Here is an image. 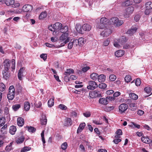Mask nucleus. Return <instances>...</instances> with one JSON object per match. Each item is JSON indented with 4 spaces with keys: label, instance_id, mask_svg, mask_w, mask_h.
I'll use <instances>...</instances> for the list:
<instances>
[{
    "label": "nucleus",
    "instance_id": "1",
    "mask_svg": "<svg viewBox=\"0 0 152 152\" xmlns=\"http://www.w3.org/2000/svg\"><path fill=\"white\" fill-rule=\"evenodd\" d=\"M59 40L60 42H61V46H64L69 41V33H63L59 37Z\"/></svg>",
    "mask_w": 152,
    "mask_h": 152
},
{
    "label": "nucleus",
    "instance_id": "2",
    "mask_svg": "<svg viewBox=\"0 0 152 152\" xmlns=\"http://www.w3.org/2000/svg\"><path fill=\"white\" fill-rule=\"evenodd\" d=\"M109 23L110 24H113L116 26H118L122 25L123 23L122 20H119V19L116 17H113L110 20Z\"/></svg>",
    "mask_w": 152,
    "mask_h": 152
},
{
    "label": "nucleus",
    "instance_id": "3",
    "mask_svg": "<svg viewBox=\"0 0 152 152\" xmlns=\"http://www.w3.org/2000/svg\"><path fill=\"white\" fill-rule=\"evenodd\" d=\"M98 86V84L95 82L91 80L88 82L87 88L90 90H94L97 88Z\"/></svg>",
    "mask_w": 152,
    "mask_h": 152
},
{
    "label": "nucleus",
    "instance_id": "4",
    "mask_svg": "<svg viewBox=\"0 0 152 152\" xmlns=\"http://www.w3.org/2000/svg\"><path fill=\"white\" fill-rule=\"evenodd\" d=\"M134 10V7L132 6L127 7L126 10V12L124 14V17L125 18H129V15L133 13Z\"/></svg>",
    "mask_w": 152,
    "mask_h": 152
},
{
    "label": "nucleus",
    "instance_id": "5",
    "mask_svg": "<svg viewBox=\"0 0 152 152\" xmlns=\"http://www.w3.org/2000/svg\"><path fill=\"white\" fill-rule=\"evenodd\" d=\"M89 96L92 98L100 97L101 96V92L98 90H96L90 92Z\"/></svg>",
    "mask_w": 152,
    "mask_h": 152
},
{
    "label": "nucleus",
    "instance_id": "6",
    "mask_svg": "<svg viewBox=\"0 0 152 152\" xmlns=\"http://www.w3.org/2000/svg\"><path fill=\"white\" fill-rule=\"evenodd\" d=\"M112 33V31L108 27L104 29V30L101 33V34L103 36H108Z\"/></svg>",
    "mask_w": 152,
    "mask_h": 152
},
{
    "label": "nucleus",
    "instance_id": "7",
    "mask_svg": "<svg viewBox=\"0 0 152 152\" xmlns=\"http://www.w3.org/2000/svg\"><path fill=\"white\" fill-rule=\"evenodd\" d=\"M25 68L24 67H21L19 71L18 77V79L22 80V77L23 76V74L25 72Z\"/></svg>",
    "mask_w": 152,
    "mask_h": 152
},
{
    "label": "nucleus",
    "instance_id": "8",
    "mask_svg": "<svg viewBox=\"0 0 152 152\" xmlns=\"http://www.w3.org/2000/svg\"><path fill=\"white\" fill-rule=\"evenodd\" d=\"M32 9V6L28 4L24 5L22 8L23 11L25 12H28L31 11Z\"/></svg>",
    "mask_w": 152,
    "mask_h": 152
},
{
    "label": "nucleus",
    "instance_id": "9",
    "mask_svg": "<svg viewBox=\"0 0 152 152\" xmlns=\"http://www.w3.org/2000/svg\"><path fill=\"white\" fill-rule=\"evenodd\" d=\"M128 108V105L125 103L121 104L119 107V109L120 111L122 113L125 111Z\"/></svg>",
    "mask_w": 152,
    "mask_h": 152
},
{
    "label": "nucleus",
    "instance_id": "10",
    "mask_svg": "<svg viewBox=\"0 0 152 152\" xmlns=\"http://www.w3.org/2000/svg\"><path fill=\"white\" fill-rule=\"evenodd\" d=\"M4 70L8 71L10 67V62L7 59L5 60L4 61Z\"/></svg>",
    "mask_w": 152,
    "mask_h": 152
},
{
    "label": "nucleus",
    "instance_id": "11",
    "mask_svg": "<svg viewBox=\"0 0 152 152\" xmlns=\"http://www.w3.org/2000/svg\"><path fill=\"white\" fill-rule=\"evenodd\" d=\"M91 26L88 24H85L82 26L83 32L84 31H89L91 30Z\"/></svg>",
    "mask_w": 152,
    "mask_h": 152
},
{
    "label": "nucleus",
    "instance_id": "12",
    "mask_svg": "<svg viewBox=\"0 0 152 152\" xmlns=\"http://www.w3.org/2000/svg\"><path fill=\"white\" fill-rule=\"evenodd\" d=\"M137 28L138 26L137 25H135L134 27L129 30L127 33L130 35H132L136 32Z\"/></svg>",
    "mask_w": 152,
    "mask_h": 152
},
{
    "label": "nucleus",
    "instance_id": "13",
    "mask_svg": "<svg viewBox=\"0 0 152 152\" xmlns=\"http://www.w3.org/2000/svg\"><path fill=\"white\" fill-rule=\"evenodd\" d=\"M110 20L105 17L102 18L100 19V22L103 25H110Z\"/></svg>",
    "mask_w": 152,
    "mask_h": 152
},
{
    "label": "nucleus",
    "instance_id": "14",
    "mask_svg": "<svg viewBox=\"0 0 152 152\" xmlns=\"http://www.w3.org/2000/svg\"><path fill=\"white\" fill-rule=\"evenodd\" d=\"M53 27L54 30L56 31L61 30L62 27V24L58 22H56L53 25Z\"/></svg>",
    "mask_w": 152,
    "mask_h": 152
},
{
    "label": "nucleus",
    "instance_id": "15",
    "mask_svg": "<svg viewBox=\"0 0 152 152\" xmlns=\"http://www.w3.org/2000/svg\"><path fill=\"white\" fill-rule=\"evenodd\" d=\"M72 121L71 119L69 118H66L65 119V121L64 125L65 126H69L72 124Z\"/></svg>",
    "mask_w": 152,
    "mask_h": 152
},
{
    "label": "nucleus",
    "instance_id": "16",
    "mask_svg": "<svg viewBox=\"0 0 152 152\" xmlns=\"http://www.w3.org/2000/svg\"><path fill=\"white\" fill-rule=\"evenodd\" d=\"M75 28L77 31L80 34H83L84 32H83L82 26L79 24H77L76 25Z\"/></svg>",
    "mask_w": 152,
    "mask_h": 152
},
{
    "label": "nucleus",
    "instance_id": "17",
    "mask_svg": "<svg viewBox=\"0 0 152 152\" xmlns=\"http://www.w3.org/2000/svg\"><path fill=\"white\" fill-rule=\"evenodd\" d=\"M17 124L20 126H22L24 124V120L22 117H18L17 119Z\"/></svg>",
    "mask_w": 152,
    "mask_h": 152
},
{
    "label": "nucleus",
    "instance_id": "18",
    "mask_svg": "<svg viewBox=\"0 0 152 152\" xmlns=\"http://www.w3.org/2000/svg\"><path fill=\"white\" fill-rule=\"evenodd\" d=\"M86 126L85 123H82L80 125L77 131V133H79L82 132Z\"/></svg>",
    "mask_w": 152,
    "mask_h": 152
},
{
    "label": "nucleus",
    "instance_id": "19",
    "mask_svg": "<svg viewBox=\"0 0 152 152\" xmlns=\"http://www.w3.org/2000/svg\"><path fill=\"white\" fill-rule=\"evenodd\" d=\"M99 102L100 104L104 105H107L108 103L107 99L104 98H100L99 100Z\"/></svg>",
    "mask_w": 152,
    "mask_h": 152
},
{
    "label": "nucleus",
    "instance_id": "20",
    "mask_svg": "<svg viewBox=\"0 0 152 152\" xmlns=\"http://www.w3.org/2000/svg\"><path fill=\"white\" fill-rule=\"evenodd\" d=\"M105 76L103 74L98 75V80L99 82L102 83L104 82L105 80Z\"/></svg>",
    "mask_w": 152,
    "mask_h": 152
},
{
    "label": "nucleus",
    "instance_id": "21",
    "mask_svg": "<svg viewBox=\"0 0 152 152\" xmlns=\"http://www.w3.org/2000/svg\"><path fill=\"white\" fill-rule=\"evenodd\" d=\"M124 54V51L121 50H119L115 52V55L118 57L122 56Z\"/></svg>",
    "mask_w": 152,
    "mask_h": 152
},
{
    "label": "nucleus",
    "instance_id": "22",
    "mask_svg": "<svg viewBox=\"0 0 152 152\" xmlns=\"http://www.w3.org/2000/svg\"><path fill=\"white\" fill-rule=\"evenodd\" d=\"M141 140L143 142L147 144L150 143L151 141V140H150L147 136L142 137Z\"/></svg>",
    "mask_w": 152,
    "mask_h": 152
},
{
    "label": "nucleus",
    "instance_id": "23",
    "mask_svg": "<svg viewBox=\"0 0 152 152\" xmlns=\"http://www.w3.org/2000/svg\"><path fill=\"white\" fill-rule=\"evenodd\" d=\"M16 128L15 126H12L10 127L9 132L11 134L13 135L15 134L16 131Z\"/></svg>",
    "mask_w": 152,
    "mask_h": 152
},
{
    "label": "nucleus",
    "instance_id": "24",
    "mask_svg": "<svg viewBox=\"0 0 152 152\" xmlns=\"http://www.w3.org/2000/svg\"><path fill=\"white\" fill-rule=\"evenodd\" d=\"M30 107V104L29 102H25L24 103V109L26 111H28L29 110Z\"/></svg>",
    "mask_w": 152,
    "mask_h": 152
},
{
    "label": "nucleus",
    "instance_id": "25",
    "mask_svg": "<svg viewBox=\"0 0 152 152\" xmlns=\"http://www.w3.org/2000/svg\"><path fill=\"white\" fill-rule=\"evenodd\" d=\"M41 124L42 125H45L46 124L47 122V119L46 117L44 115L42 116V118L40 120Z\"/></svg>",
    "mask_w": 152,
    "mask_h": 152
},
{
    "label": "nucleus",
    "instance_id": "26",
    "mask_svg": "<svg viewBox=\"0 0 152 152\" xmlns=\"http://www.w3.org/2000/svg\"><path fill=\"white\" fill-rule=\"evenodd\" d=\"M15 3V0H6L5 4L8 6H12Z\"/></svg>",
    "mask_w": 152,
    "mask_h": 152
},
{
    "label": "nucleus",
    "instance_id": "27",
    "mask_svg": "<svg viewBox=\"0 0 152 152\" xmlns=\"http://www.w3.org/2000/svg\"><path fill=\"white\" fill-rule=\"evenodd\" d=\"M54 104V97L50 99L48 102V105L49 107H51Z\"/></svg>",
    "mask_w": 152,
    "mask_h": 152
},
{
    "label": "nucleus",
    "instance_id": "28",
    "mask_svg": "<svg viewBox=\"0 0 152 152\" xmlns=\"http://www.w3.org/2000/svg\"><path fill=\"white\" fill-rule=\"evenodd\" d=\"M24 140V137L23 136H21L18 137L16 140V142L18 144L22 143Z\"/></svg>",
    "mask_w": 152,
    "mask_h": 152
},
{
    "label": "nucleus",
    "instance_id": "29",
    "mask_svg": "<svg viewBox=\"0 0 152 152\" xmlns=\"http://www.w3.org/2000/svg\"><path fill=\"white\" fill-rule=\"evenodd\" d=\"M98 75L96 73H93L90 75V77L91 79L94 80H96L98 78Z\"/></svg>",
    "mask_w": 152,
    "mask_h": 152
},
{
    "label": "nucleus",
    "instance_id": "30",
    "mask_svg": "<svg viewBox=\"0 0 152 152\" xmlns=\"http://www.w3.org/2000/svg\"><path fill=\"white\" fill-rule=\"evenodd\" d=\"M145 6L146 8L148 9H152V2L150 1L146 3L145 4Z\"/></svg>",
    "mask_w": 152,
    "mask_h": 152
},
{
    "label": "nucleus",
    "instance_id": "31",
    "mask_svg": "<svg viewBox=\"0 0 152 152\" xmlns=\"http://www.w3.org/2000/svg\"><path fill=\"white\" fill-rule=\"evenodd\" d=\"M13 144L12 142L10 143L9 145L7 146L5 148V151L7 152H10V151L12 150L13 148L12 146Z\"/></svg>",
    "mask_w": 152,
    "mask_h": 152
},
{
    "label": "nucleus",
    "instance_id": "32",
    "mask_svg": "<svg viewBox=\"0 0 152 152\" xmlns=\"http://www.w3.org/2000/svg\"><path fill=\"white\" fill-rule=\"evenodd\" d=\"M3 77L6 80L9 77V74L8 73V71H6L5 70L3 72Z\"/></svg>",
    "mask_w": 152,
    "mask_h": 152
},
{
    "label": "nucleus",
    "instance_id": "33",
    "mask_svg": "<svg viewBox=\"0 0 152 152\" xmlns=\"http://www.w3.org/2000/svg\"><path fill=\"white\" fill-rule=\"evenodd\" d=\"M6 122V119L4 117H0V127L3 126Z\"/></svg>",
    "mask_w": 152,
    "mask_h": 152
},
{
    "label": "nucleus",
    "instance_id": "34",
    "mask_svg": "<svg viewBox=\"0 0 152 152\" xmlns=\"http://www.w3.org/2000/svg\"><path fill=\"white\" fill-rule=\"evenodd\" d=\"M74 70L72 69H67L64 73V74L66 75H69L70 74L74 73Z\"/></svg>",
    "mask_w": 152,
    "mask_h": 152
},
{
    "label": "nucleus",
    "instance_id": "35",
    "mask_svg": "<svg viewBox=\"0 0 152 152\" xmlns=\"http://www.w3.org/2000/svg\"><path fill=\"white\" fill-rule=\"evenodd\" d=\"M61 32L63 33H69L68 27L67 26H65L63 28H61Z\"/></svg>",
    "mask_w": 152,
    "mask_h": 152
},
{
    "label": "nucleus",
    "instance_id": "36",
    "mask_svg": "<svg viewBox=\"0 0 152 152\" xmlns=\"http://www.w3.org/2000/svg\"><path fill=\"white\" fill-rule=\"evenodd\" d=\"M47 12L46 11L42 12L39 15V18L42 19L45 18L47 16Z\"/></svg>",
    "mask_w": 152,
    "mask_h": 152
},
{
    "label": "nucleus",
    "instance_id": "37",
    "mask_svg": "<svg viewBox=\"0 0 152 152\" xmlns=\"http://www.w3.org/2000/svg\"><path fill=\"white\" fill-rule=\"evenodd\" d=\"M129 96L131 99L135 100L137 99L138 97V96L134 93H130Z\"/></svg>",
    "mask_w": 152,
    "mask_h": 152
},
{
    "label": "nucleus",
    "instance_id": "38",
    "mask_svg": "<svg viewBox=\"0 0 152 152\" xmlns=\"http://www.w3.org/2000/svg\"><path fill=\"white\" fill-rule=\"evenodd\" d=\"M20 107V105L19 104H16L13 105L12 108L15 111H16Z\"/></svg>",
    "mask_w": 152,
    "mask_h": 152
},
{
    "label": "nucleus",
    "instance_id": "39",
    "mask_svg": "<svg viewBox=\"0 0 152 152\" xmlns=\"http://www.w3.org/2000/svg\"><path fill=\"white\" fill-rule=\"evenodd\" d=\"M15 89L13 86H10L9 88V94H15Z\"/></svg>",
    "mask_w": 152,
    "mask_h": 152
},
{
    "label": "nucleus",
    "instance_id": "40",
    "mask_svg": "<svg viewBox=\"0 0 152 152\" xmlns=\"http://www.w3.org/2000/svg\"><path fill=\"white\" fill-rule=\"evenodd\" d=\"M129 107H131V110L132 111H134L136 109V104L134 103H130L129 105Z\"/></svg>",
    "mask_w": 152,
    "mask_h": 152
},
{
    "label": "nucleus",
    "instance_id": "41",
    "mask_svg": "<svg viewBox=\"0 0 152 152\" xmlns=\"http://www.w3.org/2000/svg\"><path fill=\"white\" fill-rule=\"evenodd\" d=\"M7 125L6 124L4 125V126L1 128V131L2 133L5 134L6 133V130L7 129Z\"/></svg>",
    "mask_w": 152,
    "mask_h": 152
},
{
    "label": "nucleus",
    "instance_id": "42",
    "mask_svg": "<svg viewBox=\"0 0 152 152\" xmlns=\"http://www.w3.org/2000/svg\"><path fill=\"white\" fill-rule=\"evenodd\" d=\"M27 128H28V131L29 132L34 133L36 131V129L34 127L31 126H27Z\"/></svg>",
    "mask_w": 152,
    "mask_h": 152
},
{
    "label": "nucleus",
    "instance_id": "43",
    "mask_svg": "<svg viewBox=\"0 0 152 152\" xmlns=\"http://www.w3.org/2000/svg\"><path fill=\"white\" fill-rule=\"evenodd\" d=\"M99 88L101 89H105L107 87V85L104 83H101L98 85Z\"/></svg>",
    "mask_w": 152,
    "mask_h": 152
},
{
    "label": "nucleus",
    "instance_id": "44",
    "mask_svg": "<svg viewBox=\"0 0 152 152\" xmlns=\"http://www.w3.org/2000/svg\"><path fill=\"white\" fill-rule=\"evenodd\" d=\"M130 0H126L125 1L124 4L125 6H128L129 5H131L132 4V1H130Z\"/></svg>",
    "mask_w": 152,
    "mask_h": 152
},
{
    "label": "nucleus",
    "instance_id": "45",
    "mask_svg": "<svg viewBox=\"0 0 152 152\" xmlns=\"http://www.w3.org/2000/svg\"><path fill=\"white\" fill-rule=\"evenodd\" d=\"M67 144L66 142H64L61 145V148L64 150L66 149L67 147Z\"/></svg>",
    "mask_w": 152,
    "mask_h": 152
},
{
    "label": "nucleus",
    "instance_id": "46",
    "mask_svg": "<svg viewBox=\"0 0 152 152\" xmlns=\"http://www.w3.org/2000/svg\"><path fill=\"white\" fill-rule=\"evenodd\" d=\"M83 115L86 118H88L90 117L91 113L90 111H87L83 113Z\"/></svg>",
    "mask_w": 152,
    "mask_h": 152
},
{
    "label": "nucleus",
    "instance_id": "47",
    "mask_svg": "<svg viewBox=\"0 0 152 152\" xmlns=\"http://www.w3.org/2000/svg\"><path fill=\"white\" fill-rule=\"evenodd\" d=\"M15 94H9L7 95V97L9 100H12L14 97Z\"/></svg>",
    "mask_w": 152,
    "mask_h": 152
},
{
    "label": "nucleus",
    "instance_id": "48",
    "mask_svg": "<svg viewBox=\"0 0 152 152\" xmlns=\"http://www.w3.org/2000/svg\"><path fill=\"white\" fill-rule=\"evenodd\" d=\"M131 80V77L129 75H126L125 78V80L126 82L127 83H128L130 82Z\"/></svg>",
    "mask_w": 152,
    "mask_h": 152
},
{
    "label": "nucleus",
    "instance_id": "49",
    "mask_svg": "<svg viewBox=\"0 0 152 152\" xmlns=\"http://www.w3.org/2000/svg\"><path fill=\"white\" fill-rule=\"evenodd\" d=\"M5 89V86L2 83H0V91H3Z\"/></svg>",
    "mask_w": 152,
    "mask_h": 152
},
{
    "label": "nucleus",
    "instance_id": "50",
    "mask_svg": "<svg viewBox=\"0 0 152 152\" xmlns=\"http://www.w3.org/2000/svg\"><path fill=\"white\" fill-rule=\"evenodd\" d=\"M31 148L29 147H25L23 148L21 150V152H25L30 151Z\"/></svg>",
    "mask_w": 152,
    "mask_h": 152
},
{
    "label": "nucleus",
    "instance_id": "51",
    "mask_svg": "<svg viewBox=\"0 0 152 152\" xmlns=\"http://www.w3.org/2000/svg\"><path fill=\"white\" fill-rule=\"evenodd\" d=\"M116 78V76L114 75H111L109 77L110 80L112 81H115Z\"/></svg>",
    "mask_w": 152,
    "mask_h": 152
},
{
    "label": "nucleus",
    "instance_id": "52",
    "mask_svg": "<svg viewBox=\"0 0 152 152\" xmlns=\"http://www.w3.org/2000/svg\"><path fill=\"white\" fill-rule=\"evenodd\" d=\"M72 40V42L73 47H75L78 45L77 39H71Z\"/></svg>",
    "mask_w": 152,
    "mask_h": 152
},
{
    "label": "nucleus",
    "instance_id": "53",
    "mask_svg": "<svg viewBox=\"0 0 152 152\" xmlns=\"http://www.w3.org/2000/svg\"><path fill=\"white\" fill-rule=\"evenodd\" d=\"M126 41V38L125 37H123L120 40V42L122 44H124Z\"/></svg>",
    "mask_w": 152,
    "mask_h": 152
},
{
    "label": "nucleus",
    "instance_id": "54",
    "mask_svg": "<svg viewBox=\"0 0 152 152\" xmlns=\"http://www.w3.org/2000/svg\"><path fill=\"white\" fill-rule=\"evenodd\" d=\"M12 66H11V68H12V71H13L15 69V60L14 59H12Z\"/></svg>",
    "mask_w": 152,
    "mask_h": 152
},
{
    "label": "nucleus",
    "instance_id": "55",
    "mask_svg": "<svg viewBox=\"0 0 152 152\" xmlns=\"http://www.w3.org/2000/svg\"><path fill=\"white\" fill-rule=\"evenodd\" d=\"M44 131L43 130L41 134L42 141L43 144H44L45 143V141L44 137Z\"/></svg>",
    "mask_w": 152,
    "mask_h": 152
},
{
    "label": "nucleus",
    "instance_id": "56",
    "mask_svg": "<svg viewBox=\"0 0 152 152\" xmlns=\"http://www.w3.org/2000/svg\"><path fill=\"white\" fill-rule=\"evenodd\" d=\"M77 40L78 41V44H80V45H82L84 43V39L83 38H80L78 39H77Z\"/></svg>",
    "mask_w": 152,
    "mask_h": 152
},
{
    "label": "nucleus",
    "instance_id": "57",
    "mask_svg": "<svg viewBox=\"0 0 152 152\" xmlns=\"http://www.w3.org/2000/svg\"><path fill=\"white\" fill-rule=\"evenodd\" d=\"M144 90L147 94H150L151 92V89L150 87H147L145 88Z\"/></svg>",
    "mask_w": 152,
    "mask_h": 152
},
{
    "label": "nucleus",
    "instance_id": "58",
    "mask_svg": "<svg viewBox=\"0 0 152 152\" xmlns=\"http://www.w3.org/2000/svg\"><path fill=\"white\" fill-rule=\"evenodd\" d=\"M90 69V68L88 66H85L82 68L81 70L84 72H87L88 70Z\"/></svg>",
    "mask_w": 152,
    "mask_h": 152
},
{
    "label": "nucleus",
    "instance_id": "59",
    "mask_svg": "<svg viewBox=\"0 0 152 152\" xmlns=\"http://www.w3.org/2000/svg\"><path fill=\"white\" fill-rule=\"evenodd\" d=\"M59 108L62 110H66L67 107L65 105L63 104H60L58 106Z\"/></svg>",
    "mask_w": 152,
    "mask_h": 152
},
{
    "label": "nucleus",
    "instance_id": "60",
    "mask_svg": "<svg viewBox=\"0 0 152 152\" xmlns=\"http://www.w3.org/2000/svg\"><path fill=\"white\" fill-rule=\"evenodd\" d=\"M141 81L139 78H137L135 81V84L136 86H139L141 84Z\"/></svg>",
    "mask_w": 152,
    "mask_h": 152
},
{
    "label": "nucleus",
    "instance_id": "61",
    "mask_svg": "<svg viewBox=\"0 0 152 152\" xmlns=\"http://www.w3.org/2000/svg\"><path fill=\"white\" fill-rule=\"evenodd\" d=\"M114 93V91L112 90H110L107 91L106 94L107 95H110Z\"/></svg>",
    "mask_w": 152,
    "mask_h": 152
},
{
    "label": "nucleus",
    "instance_id": "62",
    "mask_svg": "<svg viewBox=\"0 0 152 152\" xmlns=\"http://www.w3.org/2000/svg\"><path fill=\"white\" fill-rule=\"evenodd\" d=\"M110 42V39H107L106 40H105L103 43L104 46H108Z\"/></svg>",
    "mask_w": 152,
    "mask_h": 152
},
{
    "label": "nucleus",
    "instance_id": "63",
    "mask_svg": "<svg viewBox=\"0 0 152 152\" xmlns=\"http://www.w3.org/2000/svg\"><path fill=\"white\" fill-rule=\"evenodd\" d=\"M40 57L43 58L44 60H45L47 58V55L46 54H42L40 55Z\"/></svg>",
    "mask_w": 152,
    "mask_h": 152
},
{
    "label": "nucleus",
    "instance_id": "64",
    "mask_svg": "<svg viewBox=\"0 0 152 152\" xmlns=\"http://www.w3.org/2000/svg\"><path fill=\"white\" fill-rule=\"evenodd\" d=\"M72 40H71L70 42L69 43L68 45V48L69 49H71L73 47Z\"/></svg>",
    "mask_w": 152,
    "mask_h": 152
}]
</instances>
